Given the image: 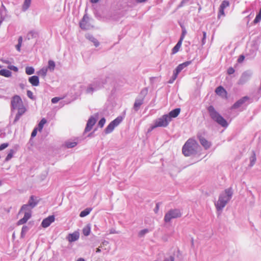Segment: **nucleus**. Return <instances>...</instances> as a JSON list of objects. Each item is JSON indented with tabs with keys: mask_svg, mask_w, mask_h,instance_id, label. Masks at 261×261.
I'll return each instance as SVG.
<instances>
[{
	"mask_svg": "<svg viewBox=\"0 0 261 261\" xmlns=\"http://www.w3.org/2000/svg\"><path fill=\"white\" fill-rule=\"evenodd\" d=\"M233 191L231 188H228L221 193L218 200L215 203L218 211H222L232 196Z\"/></svg>",
	"mask_w": 261,
	"mask_h": 261,
	"instance_id": "f257e3e1",
	"label": "nucleus"
},
{
	"mask_svg": "<svg viewBox=\"0 0 261 261\" xmlns=\"http://www.w3.org/2000/svg\"><path fill=\"white\" fill-rule=\"evenodd\" d=\"M199 146L194 139H189L182 147V153L185 156H190L195 154Z\"/></svg>",
	"mask_w": 261,
	"mask_h": 261,
	"instance_id": "f03ea898",
	"label": "nucleus"
},
{
	"mask_svg": "<svg viewBox=\"0 0 261 261\" xmlns=\"http://www.w3.org/2000/svg\"><path fill=\"white\" fill-rule=\"evenodd\" d=\"M207 111L211 118L214 121L222 127L227 126L228 123L226 120L215 110L213 106H209L207 108Z\"/></svg>",
	"mask_w": 261,
	"mask_h": 261,
	"instance_id": "7ed1b4c3",
	"label": "nucleus"
},
{
	"mask_svg": "<svg viewBox=\"0 0 261 261\" xmlns=\"http://www.w3.org/2000/svg\"><path fill=\"white\" fill-rule=\"evenodd\" d=\"M15 110L17 111H26L21 98L17 95L12 97L11 101V111L13 112Z\"/></svg>",
	"mask_w": 261,
	"mask_h": 261,
	"instance_id": "20e7f679",
	"label": "nucleus"
},
{
	"mask_svg": "<svg viewBox=\"0 0 261 261\" xmlns=\"http://www.w3.org/2000/svg\"><path fill=\"white\" fill-rule=\"evenodd\" d=\"M170 122V118L167 115H164L162 117L155 119L152 124L148 129V131H151L153 129L158 127H165L167 126Z\"/></svg>",
	"mask_w": 261,
	"mask_h": 261,
	"instance_id": "39448f33",
	"label": "nucleus"
},
{
	"mask_svg": "<svg viewBox=\"0 0 261 261\" xmlns=\"http://www.w3.org/2000/svg\"><path fill=\"white\" fill-rule=\"evenodd\" d=\"M181 213L178 209H171L169 210L165 215L164 221L165 222L168 223L173 219L180 217Z\"/></svg>",
	"mask_w": 261,
	"mask_h": 261,
	"instance_id": "423d86ee",
	"label": "nucleus"
},
{
	"mask_svg": "<svg viewBox=\"0 0 261 261\" xmlns=\"http://www.w3.org/2000/svg\"><path fill=\"white\" fill-rule=\"evenodd\" d=\"M103 84L104 83L101 80H95L88 86L86 89V93L88 94H92L94 91L100 89L103 86Z\"/></svg>",
	"mask_w": 261,
	"mask_h": 261,
	"instance_id": "0eeeda50",
	"label": "nucleus"
},
{
	"mask_svg": "<svg viewBox=\"0 0 261 261\" xmlns=\"http://www.w3.org/2000/svg\"><path fill=\"white\" fill-rule=\"evenodd\" d=\"M92 19L88 17L87 14H85L81 21L80 22V27L83 30H89L93 28L91 23Z\"/></svg>",
	"mask_w": 261,
	"mask_h": 261,
	"instance_id": "6e6552de",
	"label": "nucleus"
},
{
	"mask_svg": "<svg viewBox=\"0 0 261 261\" xmlns=\"http://www.w3.org/2000/svg\"><path fill=\"white\" fill-rule=\"evenodd\" d=\"M122 117L119 116L112 121L106 128L105 132L106 134H110L113 132L115 127L118 126L122 121Z\"/></svg>",
	"mask_w": 261,
	"mask_h": 261,
	"instance_id": "1a4fd4ad",
	"label": "nucleus"
},
{
	"mask_svg": "<svg viewBox=\"0 0 261 261\" xmlns=\"http://www.w3.org/2000/svg\"><path fill=\"white\" fill-rule=\"evenodd\" d=\"M96 122V119L94 116H92L88 119L86 128L85 129V132H88L91 130L93 125Z\"/></svg>",
	"mask_w": 261,
	"mask_h": 261,
	"instance_id": "9d476101",
	"label": "nucleus"
},
{
	"mask_svg": "<svg viewBox=\"0 0 261 261\" xmlns=\"http://www.w3.org/2000/svg\"><path fill=\"white\" fill-rule=\"evenodd\" d=\"M252 74L250 72H244L241 75L239 81V84L243 85L247 82L251 77Z\"/></svg>",
	"mask_w": 261,
	"mask_h": 261,
	"instance_id": "9b49d317",
	"label": "nucleus"
},
{
	"mask_svg": "<svg viewBox=\"0 0 261 261\" xmlns=\"http://www.w3.org/2000/svg\"><path fill=\"white\" fill-rule=\"evenodd\" d=\"M249 99V97L248 96H244L237 102H236L232 106V109H238L241 106H243L246 102L248 101Z\"/></svg>",
	"mask_w": 261,
	"mask_h": 261,
	"instance_id": "f8f14e48",
	"label": "nucleus"
},
{
	"mask_svg": "<svg viewBox=\"0 0 261 261\" xmlns=\"http://www.w3.org/2000/svg\"><path fill=\"white\" fill-rule=\"evenodd\" d=\"M55 220V219L54 215L49 216L42 221L41 225L43 227L46 228L48 227L51 223L54 222Z\"/></svg>",
	"mask_w": 261,
	"mask_h": 261,
	"instance_id": "ddd939ff",
	"label": "nucleus"
},
{
	"mask_svg": "<svg viewBox=\"0 0 261 261\" xmlns=\"http://www.w3.org/2000/svg\"><path fill=\"white\" fill-rule=\"evenodd\" d=\"M144 99L143 97H137L135 100L133 109L137 112L140 108L141 106L143 103Z\"/></svg>",
	"mask_w": 261,
	"mask_h": 261,
	"instance_id": "4468645a",
	"label": "nucleus"
},
{
	"mask_svg": "<svg viewBox=\"0 0 261 261\" xmlns=\"http://www.w3.org/2000/svg\"><path fill=\"white\" fill-rule=\"evenodd\" d=\"M80 238L79 232L75 231L72 233H69L66 239L69 242H73L77 241Z\"/></svg>",
	"mask_w": 261,
	"mask_h": 261,
	"instance_id": "2eb2a0df",
	"label": "nucleus"
},
{
	"mask_svg": "<svg viewBox=\"0 0 261 261\" xmlns=\"http://www.w3.org/2000/svg\"><path fill=\"white\" fill-rule=\"evenodd\" d=\"M229 6V3L228 1L224 0L222 2L219 7L218 17H220L221 15H224V9Z\"/></svg>",
	"mask_w": 261,
	"mask_h": 261,
	"instance_id": "dca6fc26",
	"label": "nucleus"
},
{
	"mask_svg": "<svg viewBox=\"0 0 261 261\" xmlns=\"http://www.w3.org/2000/svg\"><path fill=\"white\" fill-rule=\"evenodd\" d=\"M24 217L17 222V225H20L25 223L31 217L32 212H25Z\"/></svg>",
	"mask_w": 261,
	"mask_h": 261,
	"instance_id": "f3484780",
	"label": "nucleus"
},
{
	"mask_svg": "<svg viewBox=\"0 0 261 261\" xmlns=\"http://www.w3.org/2000/svg\"><path fill=\"white\" fill-rule=\"evenodd\" d=\"M191 63V61H187L182 64H179L176 68L174 72L178 74L179 73L185 68L189 66Z\"/></svg>",
	"mask_w": 261,
	"mask_h": 261,
	"instance_id": "a211bd4d",
	"label": "nucleus"
},
{
	"mask_svg": "<svg viewBox=\"0 0 261 261\" xmlns=\"http://www.w3.org/2000/svg\"><path fill=\"white\" fill-rule=\"evenodd\" d=\"M198 138L201 144L204 147L205 149H207L211 146V142H208L205 138L201 136H198Z\"/></svg>",
	"mask_w": 261,
	"mask_h": 261,
	"instance_id": "6ab92c4d",
	"label": "nucleus"
},
{
	"mask_svg": "<svg viewBox=\"0 0 261 261\" xmlns=\"http://www.w3.org/2000/svg\"><path fill=\"white\" fill-rule=\"evenodd\" d=\"M180 112V109L179 108H176L172 110L169 114L166 115L169 117L170 121H171L172 118L176 117L179 115Z\"/></svg>",
	"mask_w": 261,
	"mask_h": 261,
	"instance_id": "aec40b11",
	"label": "nucleus"
},
{
	"mask_svg": "<svg viewBox=\"0 0 261 261\" xmlns=\"http://www.w3.org/2000/svg\"><path fill=\"white\" fill-rule=\"evenodd\" d=\"M29 82L33 86H37L39 84V77L36 75H33L32 76L30 77L29 79Z\"/></svg>",
	"mask_w": 261,
	"mask_h": 261,
	"instance_id": "412c9836",
	"label": "nucleus"
},
{
	"mask_svg": "<svg viewBox=\"0 0 261 261\" xmlns=\"http://www.w3.org/2000/svg\"><path fill=\"white\" fill-rule=\"evenodd\" d=\"M86 38L88 39L89 41L93 43L94 46L95 47H97L99 45V43L98 41L92 35L90 34H87L85 35Z\"/></svg>",
	"mask_w": 261,
	"mask_h": 261,
	"instance_id": "4be33fe9",
	"label": "nucleus"
},
{
	"mask_svg": "<svg viewBox=\"0 0 261 261\" xmlns=\"http://www.w3.org/2000/svg\"><path fill=\"white\" fill-rule=\"evenodd\" d=\"M215 92L217 94L221 96H225L226 94V90L222 86L217 87L216 89Z\"/></svg>",
	"mask_w": 261,
	"mask_h": 261,
	"instance_id": "5701e85b",
	"label": "nucleus"
},
{
	"mask_svg": "<svg viewBox=\"0 0 261 261\" xmlns=\"http://www.w3.org/2000/svg\"><path fill=\"white\" fill-rule=\"evenodd\" d=\"M37 203L38 201L35 199L34 196H31L27 204L33 208L37 205Z\"/></svg>",
	"mask_w": 261,
	"mask_h": 261,
	"instance_id": "b1692460",
	"label": "nucleus"
},
{
	"mask_svg": "<svg viewBox=\"0 0 261 261\" xmlns=\"http://www.w3.org/2000/svg\"><path fill=\"white\" fill-rule=\"evenodd\" d=\"M11 75L12 72L9 70L5 69L0 70V75L4 76L6 77H9Z\"/></svg>",
	"mask_w": 261,
	"mask_h": 261,
	"instance_id": "393cba45",
	"label": "nucleus"
},
{
	"mask_svg": "<svg viewBox=\"0 0 261 261\" xmlns=\"http://www.w3.org/2000/svg\"><path fill=\"white\" fill-rule=\"evenodd\" d=\"M32 0H24L22 6V11L25 12L30 7Z\"/></svg>",
	"mask_w": 261,
	"mask_h": 261,
	"instance_id": "a878e982",
	"label": "nucleus"
},
{
	"mask_svg": "<svg viewBox=\"0 0 261 261\" xmlns=\"http://www.w3.org/2000/svg\"><path fill=\"white\" fill-rule=\"evenodd\" d=\"M33 209V208H32L31 206H30L29 205H28L27 204H23L21 208H20V210L19 211V213H21V212H23L24 213L25 212H32V210Z\"/></svg>",
	"mask_w": 261,
	"mask_h": 261,
	"instance_id": "bb28decb",
	"label": "nucleus"
},
{
	"mask_svg": "<svg viewBox=\"0 0 261 261\" xmlns=\"http://www.w3.org/2000/svg\"><path fill=\"white\" fill-rule=\"evenodd\" d=\"M55 63L53 60H49L48 62V66L46 67L47 70H49L50 71H53L55 68Z\"/></svg>",
	"mask_w": 261,
	"mask_h": 261,
	"instance_id": "cd10ccee",
	"label": "nucleus"
},
{
	"mask_svg": "<svg viewBox=\"0 0 261 261\" xmlns=\"http://www.w3.org/2000/svg\"><path fill=\"white\" fill-rule=\"evenodd\" d=\"M181 44L182 43L180 42V41H178L177 44L172 49V54H175L177 53L179 51V48L181 47Z\"/></svg>",
	"mask_w": 261,
	"mask_h": 261,
	"instance_id": "c85d7f7f",
	"label": "nucleus"
},
{
	"mask_svg": "<svg viewBox=\"0 0 261 261\" xmlns=\"http://www.w3.org/2000/svg\"><path fill=\"white\" fill-rule=\"evenodd\" d=\"M91 232V227L89 225H86L83 229V233L84 236H88L90 234Z\"/></svg>",
	"mask_w": 261,
	"mask_h": 261,
	"instance_id": "c756f323",
	"label": "nucleus"
},
{
	"mask_svg": "<svg viewBox=\"0 0 261 261\" xmlns=\"http://www.w3.org/2000/svg\"><path fill=\"white\" fill-rule=\"evenodd\" d=\"M22 37L19 36L18 39V44L16 45V48L17 51H20L22 43Z\"/></svg>",
	"mask_w": 261,
	"mask_h": 261,
	"instance_id": "7c9ffc66",
	"label": "nucleus"
},
{
	"mask_svg": "<svg viewBox=\"0 0 261 261\" xmlns=\"http://www.w3.org/2000/svg\"><path fill=\"white\" fill-rule=\"evenodd\" d=\"M91 211V208H87L82 211L80 214L81 217H84L89 214Z\"/></svg>",
	"mask_w": 261,
	"mask_h": 261,
	"instance_id": "2f4dec72",
	"label": "nucleus"
},
{
	"mask_svg": "<svg viewBox=\"0 0 261 261\" xmlns=\"http://www.w3.org/2000/svg\"><path fill=\"white\" fill-rule=\"evenodd\" d=\"M25 112L23 111H18L16 114L15 119L13 121V123H15L17 122L20 119V117L25 113Z\"/></svg>",
	"mask_w": 261,
	"mask_h": 261,
	"instance_id": "473e14b6",
	"label": "nucleus"
},
{
	"mask_svg": "<svg viewBox=\"0 0 261 261\" xmlns=\"http://www.w3.org/2000/svg\"><path fill=\"white\" fill-rule=\"evenodd\" d=\"M47 72V68H42L41 69H40L37 72V74L39 75L43 76V77H45L46 75Z\"/></svg>",
	"mask_w": 261,
	"mask_h": 261,
	"instance_id": "72a5a7b5",
	"label": "nucleus"
},
{
	"mask_svg": "<svg viewBox=\"0 0 261 261\" xmlns=\"http://www.w3.org/2000/svg\"><path fill=\"white\" fill-rule=\"evenodd\" d=\"M35 72V69L33 67H27L25 68V73L28 75H31L34 74Z\"/></svg>",
	"mask_w": 261,
	"mask_h": 261,
	"instance_id": "f704fd0d",
	"label": "nucleus"
},
{
	"mask_svg": "<svg viewBox=\"0 0 261 261\" xmlns=\"http://www.w3.org/2000/svg\"><path fill=\"white\" fill-rule=\"evenodd\" d=\"M37 36V33H36L34 31H31L28 33L27 35V39L28 40H30L33 38H35Z\"/></svg>",
	"mask_w": 261,
	"mask_h": 261,
	"instance_id": "c9c22d12",
	"label": "nucleus"
},
{
	"mask_svg": "<svg viewBox=\"0 0 261 261\" xmlns=\"http://www.w3.org/2000/svg\"><path fill=\"white\" fill-rule=\"evenodd\" d=\"M261 20V7L259 10V13L256 15L254 20H253V23L254 24H256L259 22Z\"/></svg>",
	"mask_w": 261,
	"mask_h": 261,
	"instance_id": "e433bc0d",
	"label": "nucleus"
},
{
	"mask_svg": "<svg viewBox=\"0 0 261 261\" xmlns=\"http://www.w3.org/2000/svg\"><path fill=\"white\" fill-rule=\"evenodd\" d=\"M46 123V120L45 118H43L41 119V120L40 121V122L38 124V129L39 131H41L44 125Z\"/></svg>",
	"mask_w": 261,
	"mask_h": 261,
	"instance_id": "4c0bfd02",
	"label": "nucleus"
},
{
	"mask_svg": "<svg viewBox=\"0 0 261 261\" xmlns=\"http://www.w3.org/2000/svg\"><path fill=\"white\" fill-rule=\"evenodd\" d=\"M14 153H15L14 150H13V149H11L9 151V152L8 153V154L7 155V156H6V158L5 159V161H8L10 160H11L12 159V158L13 157V154H14Z\"/></svg>",
	"mask_w": 261,
	"mask_h": 261,
	"instance_id": "58836bf2",
	"label": "nucleus"
},
{
	"mask_svg": "<svg viewBox=\"0 0 261 261\" xmlns=\"http://www.w3.org/2000/svg\"><path fill=\"white\" fill-rule=\"evenodd\" d=\"M76 145L77 143L76 142H67L65 144L66 147L68 148H73Z\"/></svg>",
	"mask_w": 261,
	"mask_h": 261,
	"instance_id": "ea45409f",
	"label": "nucleus"
},
{
	"mask_svg": "<svg viewBox=\"0 0 261 261\" xmlns=\"http://www.w3.org/2000/svg\"><path fill=\"white\" fill-rule=\"evenodd\" d=\"M149 232V230L148 229H144L141 230L138 233V236L140 238L143 237L146 233Z\"/></svg>",
	"mask_w": 261,
	"mask_h": 261,
	"instance_id": "a19ab883",
	"label": "nucleus"
},
{
	"mask_svg": "<svg viewBox=\"0 0 261 261\" xmlns=\"http://www.w3.org/2000/svg\"><path fill=\"white\" fill-rule=\"evenodd\" d=\"M256 161V156L254 152L253 153L252 155L250 157V166H252L254 165Z\"/></svg>",
	"mask_w": 261,
	"mask_h": 261,
	"instance_id": "79ce46f5",
	"label": "nucleus"
},
{
	"mask_svg": "<svg viewBox=\"0 0 261 261\" xmlns=\"http://www.w3.org/2000/svg\"><path fill=\"white\" fill-rule=\"evenodd\" d=\"M29 228L27 226H23L22 227L21 232V236L22 237H23L25 234V233L29 230Z\"/></svg>",
	"mask_w": 261,
	"mask_h": 261,
	"instance_id": "37998d69",
	"label": "nucleus"
},
{
	"mask_svg": "<svg viewBox=\"0 0 261 261\" xmlns=\"http://www.w3.org/2000/svg\"><path fill=\"white\" fill-rule=\"evenodd\" d=\"M178 74H176L175 72L173 71V74L171 79L168 81V83L170 84H172L174 82V81L176 80Z\"/></svg>",
	"mask_w": 261,
	"mask_h": 261,
	"instance_id": "c03bdc74",
	"label": "nucleus"
},
{
	"mask_svg": "<svg viewBox=\"0 0 261 261\" xmlns=\"http://www.w3.org/2000/svg\"><path fill=\"white\" fill-rule=\"evenodd\" d=\"M147 93V90L146 89H143L141 90L139 95L138 97H143V99H144V97L145 95Z\"/></svg>",
	"mask_w": 261,
	"mask_h": 261,
	"instance_id": "a18cd8bd",
	"label": "nucleus"
},
{
	"mask_svg": "<svg viewBox=\"0 0 261 261\" xmlns=\"http://www.w3.org/2000/svg\"><path fill=\"white\" fill-rule=\"evenodd\" d=\"M106 122V119L105 118H102L98 122V125L100 127H102Z\"/></svg>",
	"mask_w": 261,
	"mask_h": 261,
	"instance_id": "49530a36",
	"label": "nucleus"
},
{
	"mask_svg": "<svg viewBox=\"0 0 261 261\" xmlns=\"http://www.w3.org/2000/svg\"><path fill=\"white\" fill-rule=\"evenodd\" d=\"M8 68L10 70H13L14 71H15V72L18 71V68L13 65H8Z\"/></svg>",
	"mask_w": 261,
	"mask_h": 261,
	"instance_id": "de8ad7c7",
	"label": "nucleus"
},
{
	"mask_svg": "<svg viewBox=\"0 0 261 261\" xmlns=\"http://www.w3.org/2000/svg\"><path fill=\"white\" fill-rule=\"evenodd\" d=\"M8 146H9V144L8 143L2 144L0 145V151L4 150L6 148H7Z\"/></svg>",
	"mask_w": 261,
	"mask_h": 261,
	"instance_id": "09e8293b",
	"label": "nucleus"
},
{
	"mask_svg": "<svg viewBox=\"0 0 261 261\" xmlns=\"http://www.w3.org/2000/svg\"><path fill=\"white\" fill-rule=\"evenodd\" d=\"M206 33L205 32H203V38L202 39V44L203 45L205 43Z\"/></svg>",
	"mask_w": 261,
	"mask_h": 261,
	"instance_id": "8fccbe9b",
	"label": "nucleus"
},
{
	"mask_svg": "<svg viewBox=\"0 0 261 261\" xmlns=\"http://www.w3.org/2000/svg\"><path fill=\"white\" fill-rule=\"evenodd\" d=\"M27 96L32 99L34 98L33 92L30 90L27 91Z\"/></svg>",
	"mask_w": 261,
	"mask_h": 261,
	"instance_id": "3c124183",
	"label": "nucleus"
},
{
	"mask_svg": "<svg viewBox=\"0 0 261 261\" xmlns=\"http://www.w3.org/2000/svg\"><path fill=\"white\" fill-rule=\"evenodd\" d=\"M60 100V98L57 97H54L51 99V102L53 103H57Z\"/></svg>",
	"mask_w": 261,
	"mask_h": 261,
	"instance_id": "603ef678",
	"label": "nucleus"
},
{
	"mask_svg": "<svg viewBox=\"0 0 261 261\" xmlns=\"http://www.w3.org/2000/svg\"><path fill=\"white\" fill-rule=\"evenodd\" d=\"M234 72V69L232 67H229L227 70L228 74H233Z\"/></svg>",
	"mask_w": 261,
	"mask_h": 261,
	"instance_id": "864d4df0",
	"label": "nucleus"
},
{
	"mask_svg": "<svg viewBox=\"0 0 261 261\" xmlns=\"http://www.w3.org/2000/svg\"><path fill=\"white\" fill-rule=\"evenodd\" d=\"M109 244V242L107 241H106V240H104L102 242L100 246H99V247H101L102 248V246H107Z\"/></svg>",
	"mask_w": 261,
	"mask_h": 261,
	"instance_id": "5fc2aeb1",
	"label": "nucleus"
},
{
	"mask_svg": "<svg viewBox=\"0 0 261 261\" xmlns=\"http://www.w3.org/2000/svg\"><path fill=\"white\" fill-rule=\"evenodd\" d=\"M37 133V128H34L31 134V137H34L36 136Z\"/></svg>",
	"mask_w": 261,
	"mask_h": 261,
	"instance_id": "6e6d98bb",
	"label": "nucleus"
},
{
	"mask_svg": "<svg viewBox=\"0 0 261 261\" xmlns=\"http://www.w3.org/2000/svg\"><path fill=\"white\" fill-rule=\"evenodd\" d=\"M184 37H185V34H184V33H182V34L180 36V39L178 40V41H180V42L182 43Z\"/></svg>",
	"mask_w": 261,
	"mask_h": 261,
	"instance_id": "4d7b16f0",
	"label": "nucleus"
},
{
	"mask_svg": "<svg viewBox=\"0 0 261 261\" xmlns=\"http://www.w3.org/2000/svg\"><path fill=\"white\" fill-rule=\"evenodd\" d=\"M244 59V56L241 55V56H240V57L239 58L238 60L239 62H241L242 61H243Z\"/></svg>",
	"mask_w": 261,
	"mask_h": 261,
	"instance_id": "13d9d810",
	"label": "nucleus"
},
{
	"mask_svg": "<svg viewBox=\"0 0 261 261\" xmlns=\"http://www.w3.org/2000/svg\"><path fill=\"white\" fill-rule=\"evenodd\" d=\"M159 203H156V206H155V208L154 209V212L155 213H156L159 210Z\"/></svg>",
	"mask_w": 261,
	"mask_h": 261,
	"instance_id": "bf43d9fd",
	"label": "nucleus"
},
{
	"mask_svg": "<svg viewBox=\"0 0 261 261\" xmlns=\"http://www.w3.org/2000/svg\"><path fill=\"white\" fill-rule=\"evenodd\" d=\"M190 0H182L181 2V6L184 5V4L187 3L188 2H189Z\"/></svg>",
	"mask_w": 261,
	"mask_h": 261,
	"instance_id": "052dcab7",
	"label": "nucleus"
},
{
	"mask_svg": "<svg viewBox=\"0 0 261 261\" xmlns=\"http://www.w3.org/2000/svg\"><path fill=\"white\" fill-rule=\"evenodd\" d=\"M2 61L4 63H5V64H9L10 63V62H9V60H4V59H3L2 60Z\"/></svg>",
	"mask_w": 261,
	"mask_h": 261,
	"instance_id": "680f3d73",
	"label": "nucleus"
},
{
	"mask_svg": "<svg viewBox=\"0 0 261 261\" xmlns=\"http://www.w3.org/2000/svg\"><path fill=\"white\" fill-rule=\"evenodd\" d=\"M164 261H174V259L173 257L170 256L169 259H165Z\"/></svg>",
	"mask_w": 261,
	"mask_h": 261,
	"instance_id": "e2e57ef3",
	"label": "nucleus"
},
{
	"mask_svg": "<svg viewBox=\"0 0 261 261\" xmlns=\"http://www.w3.org/2000/svg\"><path fill=\"white\" fill-rule=\"evenodd\" d=\"M147 0H136V2L139 3H144L147 1Z\"/></svg>",
	"mask_w": 261,
	"mask_h": 261,
	"instance_id": "0e129e2a",
	"label": "nucleus"
},
{
	"mask_svg": "<svg viewBox=\"0 0 261 261\" xmlns=\"http://www.w3.org/2000/svg\"><path fill=\"white\" fill-rule=\"evenodd\" d=\"M100 247H99V248H97L96 249V253H99L101 252V250L100 249Z\"/></svg>",
	"mask_w": 261,
	"mask_h": 261,
	"instance_id": "69168bd1",
	"label": "nucleus"
},
{
	"mask_svg": "<svg viewBox=\"0 0 261 261\" xmlns=\"http://www.w3.org/2000/svg\"><path fill=\"white\" fill-rule=\"evenodd\" d=\"M99 1V0H91V2L92 3H96Z\"/></svg>",
	"mask_w": 261,
	"mask_h": 261,
	"instance_id": "338daca9",
	"label": "nucleus"
},
{
	"mask_svg": "<svg viewBox=\"0 0 261 261\" xmlns=\"http://www.w3.org/2000/svg\"><path fill=\"white\" fill-rule=\"evenodd\" d=\"M76 261H85L83 258H79Z\"/></svg>",
	"mask_w": 261,
	"mask_h": 261,
	"instance_id": "774afa93",
	"label": "nucleus"
}]
</instances>
